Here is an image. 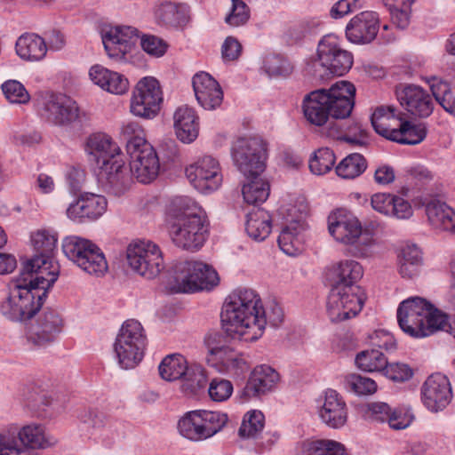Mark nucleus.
Here are the masks:
<instances>
[{
	"label": "nucleus",
	"mask_w": 455,
	"mask_h": 455,
	"mask_svg": "<svg viewBox=\"0 0 455 455\" xmlns=\"http://www.w3.org/2000/svg\"><path fill=\"white\" fill-rule=\"evenodd\" d=\"M363 275L362 265L344 259L333 266L334 283L328 299V313L332 322L355 316L361 310L365 295L357 283Z\"/></svg>",
	"instance_id": "7ed1b4c3"
},
{
	"label": "nucleus",
	"mask_w": 455,
	"mask_h": 455,
	"mask_svg": "<svg viewBox=\"0 0 455 455\" xmlns=\"http://www.w3.org/2000/svg\"><path fill=\"white\" fill-rule=\"evenodd\" d=\"M158 22L166 27H178L185 20L184 12L173 3H164L156 12Z\"/></svg>",
	"instance_id": "8fccbe9b"
},
{
	"label": "nucleus",
	"mask_w": 455,
	"mask_h": 455,
	"mask_svg": "<svg viewBox=\"0 0 455 455\" xmlns=\"http://www.w3.org/2000/svg\"><path fill=\"white\" fill-rule=\"evenodd\" d=\"M359 8H361V0H339L331 7L330 15L333 19H341Z\"/></svg>",
	"instance_id": "774afa93"
},
{
	"label": "nucleus",
	"mask_w": 455,
	"mask_h": 455,
	"mask_svg": "<svg viewBox=\"0 0 455 455\" xmlns=\"http://www.w3.org/2000/svg\"><path fill=\"white\" fill-rule=\"evenodd\" d=\"M332 118L344 119L350 116L355 105V88L347 81H339L329 89H320Z\"/></svg>",
	"instance_id": "dca6fc26"
},
{
	"label": "nucleus",
	"mask_w": 455,
	"mask_h": 455,
	"mask_svg": "<svg viewBox=\"0 0 455 455\" xmlns=\"http://www.w3.org/2000/svg\"><path fill=\"white\" fill-rule=\"evenodd\" d=\"M361 223L353 217L334 212L328 218V229L330 234L339 242L345 244L355 243L358 235L361 234Z\"/></svg>",
	"instance_id": "cd10ccee"
},
{
	"label": "nucleus",
	"mask_w": 455,
	"mask_h": 455,
	"mask_svg": "<svg viewBox=\"0 0 455 455\" xmlns=\"http://www.w3.org/2000/svg\"><path fill=\"white\" fill-rule=\"evenodd\" d=\"M246 179L249 181L242 188L244 201L249 204L264 203L269 196V184L259 177Z\"/></svg>",
	"instance_id": "79ce46f5"
},
{
	"label": "nucleus",
	"mask_w": 455,
	"mask_h": 455,
	"mask_svg": "<svg viewBox=\"0 0 455 455\" xmlns=\"http://www.w3.org/2000/svg\"><path fill=\"white\" fill-rule=\"evenodd\" d=\"M146 345L116 338L114 351L123 369H132L142 360Z\"/></svg>",
	"instance_id": "c9c22d12"
},
{
	"label": "nucleus",
	"mask_w": 455,
	"mask_h": 455,
	"mask_svg": "<svg viewBox=\"0 0 455 455\" xmlns=\"http://www.w3.org/2000/svg\"><path fill=\"white\" fill-rule=\"evenodd\" d=\"M205 439L222 429L228 421V416L220 411H198Z\"/></svg>",
	"instance_id": "603ef678"
},
{
	"label": "nucleus",
	"mask_w": 455,
	"mask_h": 455,
	"mask_svg": "<svg viewBox=\"0 0 455 455\" xmlns=\"http://www.w3.org/2000/svg\"><path fill=\"white\" fill-rule=\"evenodd\" d=\"M139 40L138 30L132 27L110 28L102 35L104 48L110 58H123Z\"/></svg>",
	"instance_id": "4be33fe9"
},
{
	"label": "nucleus",
	"mask_w": 455,
	"mask_h": 455,
	"mask_svg": "<svg viewBox=\"0 0 455 455\" xmlns=\"http://www.w3.org/2000/svg\"><path fill=\"white\" fill-rule=\"evenodd\" d=\"M86 151L94 157L98 166L122 155L120 148L111 137L100 132L88 137Z\"/></svg>",
	"instance_id": "2f4dec72"
},
{
	"label": "nucleus",
	"mask_w": 455,
	"mask_h": 455,
	"mask_svg": "<svg viewBox=\"0 0 455 455\" xmlns=\"http://www.w3.org/2000/svg\"><path fill=\"white\" fill-rule=\"evenodd\" d=\"M396 97L401 106L411 115L427 117L434 109L431 95L417 85H406L396 90Z\"/></svg>",
	"instance_id": "aec40b11"
},
{
	"label": "nucleus",
	"mask_w": 455,
	"mask_h": 455,
	"mask_svg": "<svg viewBox=\"0 0 455 455\" xmlns=\"http://www.w3.org/2000/svg\"><path fill=\"white\" fill-rule=\"evenodd\" d=\"M379 28V17L376 12H362L347 23L346 36L354 44H369L375 39Z\"/></svg>",
	"instance_id": "412c9836"
},
{
	"label": "nucleus",
	"mask_w": 455,
	"mask_h": 455,
	"mask_svg": "<svg viewBox=\"0 0 455 455\" xmlns=\"http://www.w3.org/2000/svg\"><path fill=\"white\" fill-rule=\"evenodd\" d=\"M355 363L364 371L383 372L387 363V359L382 352L377 349L366 350L359 353L355 357Z\"/></svg>",
	"instance_id": "49530a36"
},
{
	"label": "nucleus",
	"mask_w": 455,
	"mask_h": 455,
	"mask_svg": "<svg viewBox=\"0 0 455 455\" xmlns=\"http://www.w3.org/2000/svg\"><path fill=\"white\" fill-rule=\"evenodd\" d=\"M207 361L220 372L234 371L235 374H239L250 368V363L244 354L226 345L213 357L207 358Z\"/></svg>",
	"instance_id": "c85d7f7f"
},
{
	"label": "nucleus",
	"mask_w": 455,
	"mask_h": 455,
	"mask_svg": "<svg viewBox=\"0 0 455 455\" xmlns=\"http://www.w3.org/2000/svg\"><path fill=\"white\" fill-rule=\"evenodd\" d=\"M429 315L424 321V324L422 325L423 329V338L430 336L434 334L437 331H445L450 332L451 329V324L448 322V316L435 308L433 306L432 309L429 310Z\"/></svg>",
	"instance_id": "864d4df0"
},
{
	"label": "nucleus",
	"mask_w": 455,
	"mask_h": 455,
	"mask_svg": "<svg viewBox=\"0 0 455 455\" xmlns=\"http://www.w3.org/2000/svg\"><path fill=\"white\" fill-rule=\"evenodd\" d=\"M19 438L25 445L32 449L46 448L53 445L56 440L48 436L42 426L28 425L19 432Z\"/></svg>",
	"instance_id": "ea45409f"
},
{
	"label": "nucleus",
	"mask_w": 455,
	"mask_h": 455,
	"mask_svg": "<svg viewBox=\"0 0 455 455\" xmlns=\"http://www.w3.org/2000/svg\"><path fill=\"white\" fill-rule=\"evenodd\" d=\"M283 319L282 307L275 302L262 307L259 294L252 289H240L228 297L221 312V322L232 338L245 341L258 339L267 323L278 326Z\"/></svg>",
	"instance_id": "f257e3e1"
},
{
	"label": "nucleus",
	"mask_w": 455,
	"mask_h": 455,
	"mask_svg": "<svg viewBox=\"0 0 455 455\" xmlns=\"http://www.w3.org/2000/svg\"><path fill=\"white\" fill-rule=\"evenodd\" d=\"M174 128L178 139L184 143L193 142L198 136L199 123L196 111L182 106L177 108L173 116Z\"/></svg>",
	"instance_id": "7c9ffc66"
},
{
	"label": "nucleus",
	"mask_w": 455,
	"mask_h": 455,
	"mask_svg": "<svg viewBox=\"0 0 455 455\" xmlns=\"http://www.w3.org/2000/svg\"><path fill=\"white\" fill-rule=\"evenodd\" d=\"M195 96L199 105L206 110H213L220 106L223 92L219 83L208 73H196L192 79Z\"/></svg>",
	"instance_id": "5701e85b"
},
{
	"label": "nucleus",
	"mask_w": 455,
	"mask_h": 455,
	"mask_svg": "<svg viewBox=\"0 0 455 455\" xmlns=\"http://www.w3.org/2000/svg\"><path fill=\"white\" fill-rule=\"evenodd\" d=\"M353 65V55L343 49L339 39L333 35H327L319 42L317 59L314 61V76L327 79L330 76H341Z\"/></svg>",
	"instance_id": "0eeeda50"
},
{
	"label": "nucleus",
	"mask_w": 455,
	"mask_h": 455,
	"mask_svg": "<svg viewBox=\"0 0 455 455\" xmlns=\"http://www.w3.org/2000/svg\"><path fill=\"white\" fill-rule=\"evenodd\" d=\"M2 91L11 103L25 104L30 96L24 85L17 80H8L2 84Z\"/></svg>",
	"instance_id": "6e6d98bb"
},
{
	"label": "nucleus",
	"mask_w": 455,
	"mask_h": 455,
	"mask_svg": "<svg viewBox=\"0 0 455 455\" xmlns=\"http://www.w3.org/2000/svg\"><path fill=\"white\" fill-rule=\"evenodd\" d=\"M41 115L49 123L64 127L80 124L84 117L76 102L63 94H51L46 97Z\"/></svg>",
	"instance_id": "f8f14e48"
},
{
	"label": "nucleus",
	"mask_w": 455,
	"mask_h": 455,
	"mask_svg": "<svg viewBox=\"0 0 455 455\" xmlns=\"http://www.w3.org/2000/svg\"><path fill=\"white\" fill-rule=\"evenodd\" d=\"M354 245L353 254L359 258H368L372 253V248L376 244L373 235L361 228V234L356 237Z\"/></svg>",
	"instance_id": "052dcab7"
},
{
	"label": "nucleus",
	"mask_w": 455,
	"mask_h": 455,
	"mask_svg": "<svg viewBox=\"0 0 455 455\" xmlns=\"http://www.w3.org/2000/svg\"><path fill=\"white\" fill-rule=\"evenodd\" d=\"M393 411L390 406L383 402H374L368 403L366 417L372 421L385 422L388 421Z\"/></svg>",
	"instance_id": "69168bd1"
},
{
	"label": "nucleus",
	"mask_w": 455,
	"mask_h": 455,
	"mask_svg": "<svg viewBox=\"0 0 455 455\" xmlns=\"http://www.w3.org/2000/svg\"><path fill=\"white\" fill-rule=\"evenodd\" d=\"M421 397L425 406L432 411L445 408L451 399L448 378L441 373L429 376L421 387Z\"/></svg>",
	"instance_id": "a211bd4d"
},
{
	"label": "nucleus",
	"mask_w": 455,
	"mask_h": 455,
	"mask_svg": "<svg viewBox=\"0 0 455 455\" xmlns=\"http://www.w3.org/2000/svg\"><path fill=\"white\" fill-rule=\"evenodd\" d=\"M57 239L44 231L37 232L33 237V243L37 254L22 265V275L34 273L48 276V273H57L58 267L52 268V255L56 247Z\"/></svg>",
	"instance_id": "4468645a"
},
{
	"label": "nucleus",
	"mask_w": 455,
	"mask_h": 455,
	"mask_svg": "<svg viewBox=\"0 0 455 455\" xmlns=\"http://www.w3.org/2000/svg\"><path fill=\"white\" fill-rule=\"evenodd\" d=\"M65 256L85 273L102 276L108 269L103 251L92 241L76 235L67 236L62 241Z\"/></svg>",
	"instance_id": "423d86ee"
},
{
	"label": "nucleus",
	"mask_w": 455,
	"mask_h": 455,
	"mask_svg": "<svg viewBox=\"0 0 455 455\" xmlns=\"http://www.w3.org/2000/svg\"><path fill=\"white\" fill-rule=\"evenodd\" d=\"M172 291L177 293L210 290L219 283V275L212 266L198 260L179 261L172 267Z\"/></svg>",
	"instance_id": "39448f33"
},
{
	"label": "nucleus",
	"mask_w": 455,
	"mask_h": 455,
	"mask_svg": "<svg viewBox=\"0 0 455 455\" xmlns=\"http://www.w3.org/2000/svg\"><path fill=\"white\" fill-rule=\"evenodd\" d=\"M394 196L393 195L385 193L375 194L371 196V207L383 215L390 216Z\"/></svg>",
	"instance_id": "338daca9"
},
{
	"label": "nucleus",
	"mask_w": 455,
	"mask_h": 455,
	"mask_svg": "<svg viewBox=\"0 0 455 455\" xmlns=\"http://www.w3.org/2000/svg\"><path fill=\"white\" fill-rule=\"evenodd\" d=\"M345 382L347 388L358 395H371L377 390V385L373 379L359 374L347 375Z\"/></svg>",
	"instance_id": "5fc2aeb1"
},
{
	"label": "nucleus",
	"mask_w": 455,
	"mask_h": 455,
	"mask_svg": "<svg viewBox=\"0 0 455 455\" xmlns=\"http://www.w3.org/2000/svg\"><path fill=\"white\" fill-rule=\"evenodd\" d=\"M426 214L431 226L455 235V212L445 203L431 201L426 205Z\"/></svg>",
	"instance_id": "f704fd0d"
},
{
	"label": "nucleus",
	"mask_w": 455,
	"mask_h": 455,
	"mask_svg": "<svg viewBox=\"0 0 455 455\" xmlns=\"http://www.w3.org/2000/svg\"><path fill=\"white\" fill-rule=\"evenodd\" d=\"M121 135L126 141L128 153L139 150L146 145H150L146 140L145 132L138 122L129 121L124 123L121 128Z\"/></svg>",
	"instance_id": "37998d69"
},
{
	"label": "nucleus",
	"mask_w": 455,
	"mask_h": 455,
	"mask_svg": "<svg viewBox=\"0 0 455 455\" xmlns=\"http://www.w3.org/2000/svg\"><path fill=\"white\" fill-rule=\"evenodd\" d=\"M163 93L158 81L151 76L140 80L131 100V112L137 116L150 119L160 110Z\"/></svg>",
	"instance_id": "9b49d317"
},
{
	"label": "nucleus",
	"mask_w": 455,
	"mask_h": 455,
	"mask_svg": "<svg viewBox=\"0 0 455 455\" xmlns=\"http://www.w3.org/2000/svg\"><path fill=\"white\" fill-rule=\"evenodd\" d=\"M233 392L232 383L224 379H213L209 386L208 393L215 402H223L230 397Z\"/></svg>",
	"instance_id": "e2e57ef3"
},
{
	"label": "nucleus",
	"mask_w": 455,
	"mask_h": 455,
	"mask_svg": "<svg viewBox=\"0 0 455 455\" xmlns=\"http://www.w3.org/2000/svg\"><path fill=\"white\" fill-rule=\"evenodd\" d=\"M126 260L134 273L148 280L158 276L164 268L159 247L150 241L131 243L126 250Z\"/></svg>",
	"instance_id": "1a4fd4ad"
},
{
	"label": "nucleus",
	"mask_w": 455,
	"mask_h": 455,
	"mask_svg": "<svg viewBox=\"0 0 455 455\" xmlns=\"http://www.w3.org/2000/svg\"><path fill=\"white\" fill-rule=\"evenodd\" d=\"M303 113L306 119L316 126L323 125L331 117L320 89L306 95L303 100Z\"/></svg>",
	"instance_id": "72a5a7b5"
},
{
	"label": "nucleus",
	"mask_w": 455,
	"mask_h": 455,
	"mask_svg": "<svg viewBox=\"0 0 455 455\" xmlns=\"http://www.w3.org/2000/svg\"><path fill=\"white\" fill-rule=\"evenodd\" d=\"M307 226L299 220H293L283 228L278 236V245L287 255L294 256L303 250Z\"/></svg>",
	"instance_id": "473e14b6"
},
{
	"label": "nucleus",
	"mask_w": 455,
	"mask_h": 455,
	"mask_svg": "<svg viewBox=\"0 0 455 455\" xmlns=\"http://www.w3.org/2000/svg\"><path fill=\"white\" fill-rule=\"evenodd\" d=\"M250 17L249 8L243 0H232L231 12L226 16L225 21L233 27L245 24Z\"/></svg>",
	"instance_id": "bf43d9fd"
},
{
	"label": "nucleus",
	"mask_w": 455,
	"mask_h": 455,
	"mask_svg": "<svg viewBox=\"0 0 455 455\" xmlns=\"http://www.w3.org/2000/svg\"><path fill=\"white\" fill-rule=\"evenodd\" d=\"M107 205L108 202L104 196L84 194L69 204L67 216L73 220H96L106 212Z\"/></svg>",
	"instance_id": "393cba45"
},
{
	"label": "nucleus",
	"mask_w": 455,
	"mask_h": 455,
	"mask_svg": "<svg viewBox=\"0 0 455 455\" xmlns=\"http://www.w3.org/2000/svg\"><path fill=\"white\" fill-rule=\"evenodd\" d=\"M192 186L202 193L217 190L222 183L219 161L212 156H204L185 170Z\"/></svg>",
	"instance_id": "ddd939ff"
},
{
	"label": "nucleus",
	"mask_w": 455,
	"mask_h": 455,
	"mask_svg": "<svg viewBox=\"0 0 455 455\" xmlns=\"http://www.w3.org/2000/svg\"><path fill=\"white\" fill-rule=\"evenodd\" d=\"M335 164V155L328 148H322L314 153L309 160V169L315 175H323L329 172Z\"/></svg>",
	"instance_id": "09e8293b"
},
{
	"label": "nucleus",
	"mask_w": 455,
	"mask_h": 455,
	"mask_svg": "<svg viewBox=\"0 0 455 455\" xmlns=\"http://www.w3.org/2000/svg\"><path fill=\"white\" fill-rule=\"evenodd\" d=\"M317 414L328 427H343L348 418V409L343 396L334 389H327L317 401Z\"/></svg>",
	"instance_id": "f3484780"
},
{
	"label": "nucleus",
	"mask_w": 455,
	"mask_h": 455,
	"mask_svg": "<svg viewBox=\"0 0 455 455\" xmlns=\"http://www.w3.org/2000/svg\"><path fill=\"white\" fill-rule=\"evenodd\" d=\"M58 278L57 273L22 275L10 287L8 297L0 303V312L12 321L31 319L42 307L47 291Z\"/></svg>",
	"instance_id": "20e7f679"
},
{
	"label": "nucleus",
	"mask_w": 455,
	"mask_h": 455,
	"mask_svg": "<svg viewBox=\"0 0 455 455\" xmlns=\"http://www.w3.org/2000/svg\"><path fill=\"white\" fill-rule=\"evenodd\" d=\"M272 229V218L264 209H254L247 214L245 230L248 235L257 241L265 240Z\"/></svg>",
	"instance_id": "4c0bfd02"
},
{
	"label": "nucleus",
	"mask_w": 455,
	"mask_h": 455,
	"mask_svg": "<svg viewBox=\"0 0 455 455\" xmlns=\"http://www.w3.org/2000/svg\"><path fill=\"white\" fill-rule=\"evenodd\" d=\"M116 338L132 340L146 345L147 337L141 323L135 319L126 320Z\"/></svg>",
	"instance_id": "4d7b16f0"
},
{
	"label": "nucleus",
	"mask_w": 455,
	"mask_h": 455,
	"mask_svg": "<svg viewBox=\"0 0 455 455\" xmlns=\"http://www.w3.org/2000/svg\"><path fill=\"white\" fill-rule=\"evenodd\" d=\"M89 76L94 84L113 94H123L129 88L128 79L124 76L99 64L90 68Z\"/></svg>",
	"instance_id": "c756f323"
},
{
	"label": "nucleus",
	"mask_w": 455,
	"mask_h": 455,
	"mask_svg": "<svg viewBox=\"0 0 455 455\" xmlns=\"http://www.w3.org/2000/svg\"><path fill=\"white\" fill-rule=\"evenodd\" d=\"M383 374L395 382H404L413 376V370L403 363H387Z\"/></svg>",
	"instance_id": "680f3d73"
},
{
	"label": "nucleus",
	"mask_w": 455,
	"mask_h": 455,
	"mask_svg": "<svg viewBox=\"0 0 455 455\" xmlns=\"http://www.w3.org/2000/svg\"><path fill=\"white\" fill-rule=\"evenodd\" d=\"M63 320L52 308H46L31 324L28 332V341L38 347H45L54 342L61 332Z\"/></svg>",
	"instance_id": "2eb2a0df"
},
{
	"label": "nucleus",
	"mask_w": 455,
	"mask_h": 455,
	"mask_svg": "<svg viewBox=\"0 0 455 455\" xmlns=\"http://www.w3.org/2000/svg\"><path fill=\"white\" fill-rule=\"evenodd\" d=\"M433 304L422 297H410L397 308V322L402 331L412 338H423L422 325Z\"/></svg>",
	"instance_id": "9d476101"
},
{
	"label": "nucleus",
	"mask_w": 455,
	"mask_h": 455,
	"mask_svg": "<svg viewBox=\"0 0 455 455\" xmlns=\"http://www.w3.org/2000/svg\"><path fill=\"white\" fill-rule=\"evenodd\" d=\"M264 68L270 76H287L293 69L289 60L279 55L267 57Z\"/></svg>",
	"instance_id": "13d9d810"
},
{
	"label": "nucleus",
	"mask_w": 455,
	"mask_h": 455,
	"mask_svg": "<svg viewBox=\"0 0 455 455\" xmlns=\"http://www.w3.org/2000/svg\"><path fill=\"white\" fill-rule=\"evenodd\" d=\"M395 135L393 141L400 144L416 145L424 140L427 129L423 124H414L405 120L400 130L395 132Z\"/></svg>",
	"instance_id": "de8ad7c7"
},
{
	"label": "nucleus",
	"mask_w": 455,
	"mask_h": 455,
	"mask_svg": "<svg viewBox=\"0 0 455 455\" xmlns=\"http://www.w3.org/2000/svg\"><path fill=\"white\" fill-rule=\"evenodd\" d=\"M99 167L100 180L115 195L123 194L130 186V170L128 171L125 166L122 155L101 164Z\"/></svg>",
	"instance_id": "b1692460"
},
{
	"label": "nucleus",
	"mask_w": 455,
	"mask_h": 455,
	"mask_svg": "<svg viewBox=\"0 0 455 455\" xmlns=\"http://www.w3.org/2000/svg\"><path fill=\"white\" fill-rule=\"evenodd\" d=\"M201 420L198 411L188 412L178 424L180 435L193 441L205 439Z\"/></svg>",
	"instance_id": "c03bdc74"
},
{
	"label": "nucleus",
	"mask_w": 455,
	"mask_h": 455,
	"mask_svg": "<svg viewBox=\"0 0 455 455\" xmlns=\"http://www.w3.org/2000/svg\"><path fill=\"white\" fill-rule=\"evenodd\" d=\"M372 127L375 132L388 139L394 140L395 132H398L404 123V115L394 106L378 107L371 117Z\"/></svg>",
	"instance_id": "a878e982"
},
{
	"label": "nucleus",
	"mask_w": 455,
	"mask_h": 455,
	"mask_svg": "<svg viewBox=\"0 0 455 455\" xmlns=\"http://www.w3.org/2000/svg\"><path fill=\"white\" fill-rule=\"evenodd\" d=\"M182 381V391L186 395H196L206 387L208 379L202 365L191 363L183 376Z\"/></svg>",
	"instance_id": "a19ab883"
},
{
	"label": "nucleus",
	"mask_w": 455,
	"mask_h": 455,
	"mask_svg": "<svg viewBox=\"0 0 455 455\" xmlns=\"http://www.w3.org/2000/svg\"><path fill=\"white\" fill-rule=\"evenodd\" d=\"M365 158L357 153L345 157L336 167V173L343 179H354L361 175L366 169Z\"/></svg>",
	"instance_id": "a18cd8bd"
},
{
	"label": "nucleus",
	"mask_w": 455,
	"mask_h": 455,
	"mask_svg": "<svg viewBox=\"0 0 455 455\" xmlns=\"http://www.w3.org/2000/svg\"><path fill=\"white\" fill-rule=\"evenodd\" d=\"M15 47L17 54L22 60L28 61L41 60L47 52L44 40L35 34H26L20 36Z\"/></svg>",
	"instance_id": "e433bc0d"
},
{
	"label": "nucleus",
	"mask_w": 455,
	"mask_h": 455,
	"mask_svg": "<svg viewBox=\"0 0 455 455\" xmlns=\"http://www.w3.org/2000/svg\"><path fill=\"white\" fill-rule=\"evenodd\" d=\"M141 48L154 57L163 56L168 48L167 43L162 38L153 35H144L140 39Z\"/></svg>",
	"instance_id": "0e129e2a"
},
{
	"label": "nucleus",
	"mask_w": 455,
	"mask_h": 455,
	"mask_svg": "<svg viewBox=\"0 0 455 455\" xmlns=\"http://www.w3.org/2000/svg\"><path fill=\"white\" fill-rule=\"evenodd\" d=\"M189 366L187 359L180 354L165 356L159 365V374L167 381L182 379Z\"/></svg>",
	"instance_id": "58836bf2"
},
{
	"label": "nucleus",
	"mask_w": 455,
	"mask_h": 455,
	"mask_svg": "<svg viewBox=\"0 0 455 455\" xmlns=\"http://www.w3.org/2000/svg\"><path fill=\"white\" fill-rule=\"evenodd\" d=\"M231 156L244 177L257 178L266 168L267 146L259 137L238 138L232 145Z\"/></svg>",
	"instance_id": "6e6552de"
},
{
	"label": "nucleus",
	"mask_w": 455,
	"mask_h": 455,
	"mask_svg": "<svg viewBox=\"0 0 455 455\" xmlns=\"http://www.w3.org/2000/svg\"><path fill=\"white\" fill-rule=\"evenodd\" d=\"M166 225L172 242L179 248L195 251L206 240V215L192 198L177 196L167 208Z\"/></svg>",
	"instance_id": "f03ea898"
},
{
	"label": "nucleus",
	"mask_w": 455,
	"mask_h": 455,
	"mask_svg": "<svg viewBox=\"0 0 455 455\" xmlns=\"http://www.w3.org/2000/svg\"><path fill=\"white\" fill-rule=\"evenodd\" d=\"M279 379L278 372L272 367L265 364L257 366L251 373L241 396L248 400L265 394L275 387Z\"/></svg>",
	"instance_id": "bb28decb"
},
{
	"label": "nucleus",
	"mask_w": 455,
	"mask_h": 455,
	"mask_svg": "<svg viewBox=\"0 0 455 455\" xmlns=\"http://www.w3.org/2000/svg\"><path fill=\"white\" fill-rule=\"evenodd\" d=\"M128 154L131 158V178L134 177L139 182L145 184L156 178L160 165L156 153L151 145H146Z\"/></svg>",
	"instance_id": "6ab92c4d"
},
{
	"label": "nucleus",
	"mask_w": 455,
	"mask_h": 455,
	"mask_svg": "<svg viewBox=\"0 0 455 455\" xmlns=\"http://www.w3.org/2000/svg\"><path fill=\"white\" fill-rule=\"evenodd\" d=\"M264 415L259 411L247 412L239 428V435L243 438H255L263 430Z\"/></svg>",
	"instance_id": "3c124183"
}]
</instances>
